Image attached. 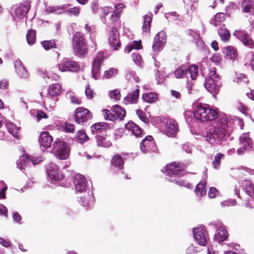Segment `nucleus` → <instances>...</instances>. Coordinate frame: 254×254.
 <instances>
[{"mask_svg":"<svg viewBox=\"0 0 254 254\" xmlns=\"http://www.w3.org/2000/svg\"><path fill=\"white\" fill-rule=\"evenodd\" d=\"M193 116L201 122L214 120V128L207 133L205 139L210 144L220 143L227 135L231 125V121L227 115L218 113L215 108H210L206 104H200L195 107Z\"/></svg>","mask_w":254,"mask_h":254,"instance_id":"f257e3e1","label":"nucleus"},{"mask_svg":"<svg viewBox=\"0 0 254 254\" xmlns=\"http://www.w3.org/2000/svg\"><path fill=\"white\" fill-rule=\"evenodd\" d=\"M205 88L211 94L214 95L218 93L221 82L219 76L217 74L216 68L212 67L209 70L208 77L204 84Z\"/></svg>","mask_w":254,"mask_h":254,"instance_id":"f03ea898","label":"nucleus"},{"mask_svg":"<svg viewBox=\"0 0 254 254\" xmlns=\"http://www.w3.org/2000/svg\"><path fill=\"white\" fill-rule=\"evenodd\" d=\"M53 154L60 160H66L69 156L70 147L62 140H56L53 144Z\"/></svg>","mask_w":254,"mask_h":254,"instance_id":"7ed1b4c3","label":"nucleus"},{"mask_svg":"<svg viewBox=\"0 0 254 254\" xmlns=\"http://www.w3.org/2000/svg\"><path fill=\"white\" fill-rule=\"evenodd\" d=\"M73 48L77 54L83 55L86 52V41L84 35L80 32H76L72 37Z\"/></svg>","mask_w":254,"mask_h":254,"instance_id":"20e7f679","label":"nucleus"},{"mask_svg":"<svg viewBox=\"0 0 254 254\" xmlns=\"http://www.w3.org/2000/svg\"><path fill=\"white\" fill-rule=\"evenodd\" d=\"M59 69L62 72H77L80 69L78 64L71 60L64 58L58 64Z\"/></svg>","mask_w":254,"mask_h":254,"instance_id":"39448f33","label":"nucleus"},{"mask_svg":"<svg viewBox=\"0 0 254 254\" xmlns=\"http://www.w3.org/2000/svg\"><path fill=\"white\" fill-rule=\"evenodd\" d=\"M193 237L197 243L201 246H205L208 238V233L204 226H200L193 228Z\"/></svg>","mask_w":254,"mask_h":254,"instance_id":"423d86ee","label":"nucleus"},{"mask_svg":"<svg viewBox=\"0 0 254 254\" xmlns=\"http://www.w3.org/2000/svg\"><path fill=\"white\" fill-rule=\"evenodd\" d=\"M30 8V3L27 1H24L22 3H20L15 7L14 11L12 14L13 19L17 21L23 18L28 13Z\"/></svg>","mask_w":254,"mask_h":254,"instance_id":"0eeeda50","label":"nucleus"},{"mask_svg":"<svg viewBox=\"0 0 254 254\" xmlns=\"http://www.w3.org/2000/svg\"><path fill=\"white\" fill-rule=\"evenodd\" d=\"M74 117L78 124L86 122L92 118V115L90 111L83 107L77 108L74 112Z\"/></svg>","mask_w":254,"mask_h":254,"instance_id":"6e6552de","label":"nucleus"},{"mask_svg":"<svg viewBox=\"0 0 254 254\" xmlns=\"http://www.w3.org/2000/svg\"><path fill=\"white\" fill-rule=\"evenodd\" d=\"M240 143L241 147L237 149V153L238 155H241L246 151L249 150L252 145L251 139L248 133H243L240 136Z\"/></svg>","mask_w":254,"mask_h":254,"instance_id":"1a4fd4ad","label":"nucleus"},{"mask_svg":"<svg viewBox=\"0 0 254 254\" xmlns=\"http://www.w3.org/2000/svg\"><path fill=\"white\" fill-rule=\"evenodd\" d=\"M41 161V160L40 158H34L28 154H23V156L20 157V159L17 161L16 164L17 168L22 170L30 164L35 165L39 163Z\"/></svg>","mask_w":254,"mask_h":254,"instance_id":"9d476101","label":"nucleus"},{"mask_svg":"<svg viewBox=\"0 0 254 254\" xmlns=\"http://www.w3.org/2000/svg\"><path fill=\"white\" fill-rule=\"evenodd\" d=\"M140 149L144 153L151 151L155 152L157 148L153 140V137L150 135L147 136L140 143Z\"/></svg>","mask_w":254,"mask_h":254,"instance_id":"9b49d317","label":"nucleus"},{"mask_svg":"<svg viewBox=\"0 0 254 254\" xmlns=\"http://www.w3.org/2000/svg\"><path fill=\"white\" fill-rule=\"evenodd\" d=\"M233 35L239 39L243 44L250 48L254 47V42L248 33L244 30H235Z\"/></svg>","mask_w":254,"mask_h":254,"instance_id":"f8f14e48","label":"nucleus"},{"mask_svg":"<svg viewBox=\"0 0 254 254\" xmlns=\"http://www.w3.org/2000/svg\"><path fill=\"white\" fill-rule=\"evenodd\" d=\"M166 42V35L164 31L158 32L154 38L152 49L155 52L162 50Z\"/></svg>","mask_w":254,"mask_h":254,"instance_id":"ddd939ff","label":"nucleus"},{"mask_svg":"<svg viewBox=\"0 0 254 254\" xmlns=\"http://www.w3.org/2000/svg\"><path fill=\"white\" fill-rule=\"evenodd\" d=\"M47 173L49 178L53 181H61L64 178L57 166L54 164H50L48 166Z\"/></svg>","mask_w":254,"mask_h":254,"instance_id":"4468645a","label":"nucleus"},{"mask_svg":"<svg viewBox=\"0 0 254 254\" xmlns=\"http://www.w3.org/2000/svg\"><path fill=\"white\" fill-rule=\"evenodd\" d=\"M104 60V53L103 52H99L93 63L92 69V77L97 79L100 70L101 63Z\"/></svg>","mask_w":254,"mask_h":254,"instance_id":"2eb2a0df","label":"nucleus"},{"mask_svg":"<svg viewBox=\"0 0 254 254\" xmlns=\"http://www.w3.org/2000/svg\"><path fill=\"white\" fill-rule=\"evenodd\" d=\"M185 165L183 163L173 162L166 167V171L168 176L177 175L180 174L184 169Z\"/></svg>","mask_w":254,"mask_h":254,"instance_id":"dca6fc26","label":"nucleus"},{"mask_svg":"<svg viewBox=\"0 0 254 254\" xmlns=\"http://www.w3.org/2000/svg\"><path fill=\"white\" fill-rule=\"evenodd\" d=\"M139 94V87L136 85L135 89L129 91L127 95L124 98V103L125 104H135L137 102Z\"/></svg>","mask_w":254,"mask_h":254,"instance_id":"f3484780","label":"nucleus"},{"mask_svg":"<svg viewBox=\"0 0 254 254\" xmlns=\"http://www.w3.org/2000/svg\"><path fill=\"white\" fill-rule=\"evenodd\" d=\"M53 141V137L48 131H43L40 133L39 137V144L45 148L51 147Z\"/></svg>","mask_w":254,"mask_h":254,"instance_id":"a211bd4d","label":"nucleus"},{"mask_svg":"<svg viewBox=\"0 0 254 254\" xmlns=\"http://www.w3.org/2000/svg\"><path fill=\"white\" fill-rule=\"evenodd\" d=\"M178 131V126L176 122L173 120H167L165 124L164 131L168 136L175 135Z\"/></svg>","mask_w":254,"mask_h":254,"instance_id":"6ab92c4d","label":"nucleus"},{"mask_svg":"<svg viewBox=\"0 0 254 254\" xmlns=\"http://www.w3.org/2000/svg\"><path fill=\"white\" fill-rule=\"evenodd\" d=\"M109 42L115 50H118L121 46L119 40V34L117 29L113 27L109 33Z\"/></svg>","mask_w":254,"mask_h":254,"instance_id":"aec40b11","label":"nucleus"},{"mask_svg":"<svg viewBox=\"0 0 254 254\" xmlns=\"http://www.w3.org/2000/svg\"><path fill=\"white\" fill-rule=\"evenodd\" d=\"M75 190L78 192L84 191L86 187V180L81 174L75 175L74 179Z\"/></svg>","mask_w":254,"mask_h":254,"instance_id":"412c9836","label":"nucleus"},{"mask_svg":"<svg viewBox=\"0 0 254 254\" xmlns=\"http://www.w3.org/2000/svg\"><path fill=\"white\" fill-rule=\"evenodd\" d=\"M228 236L227 231L223 225H221L217 229L214 239L218 242H222L227 239Z\"/></svg>","mask_w":254,"mask_h":254,"instance_id":"4be33fe9","label":"nucleus"},{"mask_svg":"<svg viewBox=\"0 0 254 254\" xmlns=\"http://www.w3.org/2000/svg\"><path fill=\"white\" fill-rule=\"evenodd\" d=\"M15 70L20 77L26 78L28 77V73L25 67L22 65L20 61L17 60L14 62Z\"/></svg>","mask_w":254,"mask_h":254,"instance_id":"5701e85b","label":"nucleus"},{"mask_svg":"<svg viewBox=\"0 0 254 254\" xmlns=\"http://www.w3.org/2000/svg\"><path fill=\"white\" fill-rule=\"evenodd\" d=\"M206 182L205 180H203L199 183L196 186L195 192L196 196L200 198L206 194V189L205 186Z\"/></svg>","mask_w":254,"mask_h":254,"instance_id":"b1692460","label":"nucleus"},{"mask_svg":"<svg viewBox=\"0 0 254 254\" xmlns=\"http://www.w3.org/2000/svg\"><path fill=\"white\" fill-rule=\"evenodd\" d=\"M112 166L115 169L121 170L123 168L124 160L122 156L120 155L114 156L111 160Z\"/></svg>","mask_w":254,"mask_h":254,"instance_id":"393cba45","label":"nucleus"},{"mask_svg":"<svg viewBox=\"0 0 254 254\" xmlns=\"http://www.w3.org/2000/svg\"><path fill=\"white\" fill-rule=\"evenodd\" d=\"M223 52L225 53L226 58L230 60H235L237 57L236 50L232 46H228L224 48Z\"/></svg>","mask_w":254,"mask_h":254,"instance_id":"a878e982","label":"nucleus"},{"mask_svg":"<svg viewBox=\"0 0 254 254\" xmlns=\"http://www.w3.org/2000/svg\"><path fill=\"white\" fill-rule=\"evenodd\" d=\"M175 76L177 78L188 77V67L186 65H182L175 71Z\"/></svg>","mask_w":254,"mask_h":254,"instance_id":"bb28decb","label":"nucleus"},{"mask_svg":"<svg viewBox=\"0 0 254 254\" xmlns=\"http://www.w3.org/2000/svg\"><path fill=\"white\" fill-rule=\"evenodd\" d=\"M152 14H147L143 16L144 22L142 27L143 32L148 33L150 29V24L152 21Z\"/></svg>","mask_w":254,"mask_h":254,"instance_id":"cd10ccee","label":"nucleus"},{"mask_svg":"<svg viewBox=\"0 0 254 254\" xmlns=\"http://www.w3.org/2000/svg\"><path fill=\"white\" fill-rule=\"evenodd\" d=\"M226 15L224 13L219 12L217 13L213 18L210 21L211 24L215 26L220 25V23L225 20Z\"/></svg>","mask_w":254,"mask_h":254,"instance_id":"c85d7f7f","label":"nucleus"},{"mask_svg":"<svg viewBox=\"0 0 254 254\" xmlns=\"http://www.w3.org/2000/svg\"><path fill=\"white\" fill-rule=\"evenodd\" d=\"M96 140L97 145L101 147H108L111 145V142L106 137L103 135H97Z\"/></svg>","mask_w":254,"mask_h":254,"instance_id":"c756f323","label":"nucleus"},{"mask_svg":"<svg viewBox=\"0 0 254 254\" xmlns=\"http://www.w3.org/2000/svg\"><path fill=\"white\" fill-rule=\"evenodd\" d=\"M113 113L115 115L117 120L118 119L122 120L126 114V110L119 105L114 106Z\"/></svg>","mask_w":254,"mask_h":254,"instance_id":"7c9ffc66","label":"nucleus"},{"mask_svg":"<svg viewBox=\"0 0 254 254\" xmlns=\"http://www.w3.org/2000/svg\"><path fill=\"white\" fill-rule=\"evenodd\" d=\"M243 186L248 195L251 197L254 196V186L249 180H245L243 182Z\"/></svg>","mask_w":254,"mask_h":254,"instance_id":"2f4dec72","label":"nucleus"},{"mask_svg":"<svg viewBox=\"0 0 254 254\" xmlns=\"http://www.w3.org/2000/svg\"><path fill=\"white\" fill-rule=\"evenodd\" d=\"M69 4H64L62 5H56V6H47L45 9V11L47 13H56V11L59 10H64L66 9Z\"/></svg>","mask_w":254,"mask_h":254,"instance_id":"473e14b6","label":"nucleus"},{"mask_svg":"<svg viewBox=\"0 0 254 254\" xmlns=\"http://www.w3.org/2000/svg\"><path fill=\"white\" fill-rule=\"evenodd\" d=\"M227 116L229 117L232 122L231 126L230 127L228 128V130L227 135L225 136V138L223 139V140H225L227 136L229 135L230 132L232 130V127L233 124L239 125L241 129H242L243 127V122L241 119L236 117H235L234 118H232L229 115Z\"/></svg>","mask_w":254,"mask_h":254,"instance_id":"72a5a7b5","label":"nucleus"},{"mask_svg":"<svg viewBox=\"0 0 254 254\" xmlns=\"http://www.w3.org/2000/svg\"><path fill=\"white\" fill-rule=\"evenodd\" d=\"M142 100L146 102L152 103L155 102L158 99V95L155 93H148L143 94Z\"/></svg>","mask_w":254,"mask_h":254,"instance_id":"f704fd0d","label":"nucleus"},{"mask_svg":"<svg viewBox=\"0 0 254 254\" xmlns=\"http://www.w3.org/2000/svg\"><path fill=\"white\" fill-rule=\"evenodd\" d=\"M61 86L59 84H54L49 86L48 93L50 96L54 97L60 94Z\"/></svg>","mask_w":254,"mask_h":254,"instance_id":"c9c22d12","label":"nucleus"},{"mask_svg":"<svg viewBox=\"0 0 254 254\" xmlns=\"http://www.w3.org/2000/svg\"><path fill=\"white\" fill-rule=\"evenodd\" d=\"M253 3L254 0H244L242 1L243 6V11L244 12H251L254 10L253 9Z\"/></svg>","mask_w":254,"mask_h":254,"instance_id":"e433bc0d","label":"nucleus"},{"mask_svg":"<svg viewBox=\"0 0 254 254\" xmlns=\"http://www.w3.org/2000/svg\"><path fill=\"white\" fill-rule=\"evenodd\" d=\"M218 34L221 40L224 42L229 41L230 34L226 28L221 27L218 30Z\"/></svg>","mask_w":254,"mask_h":254,"instance_id":"4c0bfd02","label":"nucleus"},{"mask_svg":"<svg viewBox=\"0 0 254 254\" xmlns=\"http://www.w3.org/2000/svg\"><path fill=\"white\" fill-rule=\"evenodd\" d=\"M75 138L81 144L88 140V136L85 132L83 130H80L77 131L75 136Z\"/></svg>","mask_w":254,"mask_h":254,"instance_id":"58836bf2","label":"nucleus"},{"mask_svg":"<svg viewBox=\"0 0 254 254\" xmlns=\"http://www.w3.org/2000/svg\"><path fill=\"white\" fill-rule=\"evenodd\" d=\"M188 74L190 75L191 78L194 80L196 78L198 75V67L194 64L190 65L188 67Z\"/></svg>","mask_w":254,"mask_h":254,"instance_id":"ea45409f","label":"nucleus"},{"mask_svg":"<svg viewBox=\"0 0 254 254\" xmlns=\"http://www.w3.org/2000/svg\"><path fill=\"white\" fill-rule=\"evenodd\" d=\"M79 202L86 209L90 208L94 204V198L90 197V200H88L86 198L81 197Z\"/></svg>","mask_w":254,"mask_h":254,"instance_id":"a19ab883","label":"nucleus"},{"mask_svg":"<svg viewBox=\"0 0 254 254\" xmlns=\"http://www.w3.org/2000/svg\"><path fill=\"white\" fill-rule=\"evenodd\" d=\"M66 97L70 102L73 104L79 105L81 104V100L75 96L72 92H68L66 93Z\"/></svg>","mask_w":254,"mask_h":254,"instance_id":"79ce46f5","label":"nucleus"},{"mask_svg":"<svg viewBox=\"0 0 254 254\" xmlns=\"http://www.w3.org/2000/svg\"><path fill=\"white\" fill-rule=\"evenodd\" d=\"M27 42L29 45H33L36 41V31L31 29L28 31L26 35Z\"/></svg>","mask_w":254,"mask_h":254,"instance_id":"37998d69","label":"nucleus"},{"mask_svg":"<svg viewBox=\"0 0 254 254\" xmlns=\"http://www.w3.org/2000/svg\"><path fill=\"white\" fill-rule=\"evenodd\" d=\"M141 49V41H134L133 43L127 46L125 48V51H127V53L131 52L132 49Z\"/></svg>","mask_w":254,"mask_h":254,"instance_id":"c03bdc74","label":"nucleus"},{"mask_svg":"<svg viewBox=\"0 0 254 254\" xmlns=\"http://www.w3.org/2000/svg\"><path fill=\"white\" fill-rule=\"evenodd\" d=\"M106 124L104 123L95 124L91 127L92 132L94 134L96 132L102 131V129H105Z\"/></svg>","mask_w":254,"mask_h":254,"instance_id":"a18cd8bd","label":"nucleus"},{"mask_svg":"<svg viewBox=\"0 0 254 254\" xmlns=\"http://www.w3.org/2000/svg\"><path fill=\"white\" fill-rule=\"evenodd\" d=\"M102 114L106 120L111 121L117 120L115 115L112 113L109 110L105 109L102 110Z\"/></svg>","mask_w":254,"mask_h":254,"instance_id":"49530a36","label":"nucleus"},{"mask_svg":"<svg viewBox=\"0 0 254 254\" xmlns=\"http://www.w3.org/2000/svg\"><path fill=\"white\" fill-rule=\"evenodd\" d=\"M43 48L46 50H49L56 47V44L54 40L45 41L41 43Z\"/></svg>","mask_w":254,"mask_h":254,"instance_id":"de8ad7c7","label":"nucleus"},{"mask_svg":"<svg viewBox=\"0 0 254 254\" xmlns=\"http://www.w3.org/2000/svg\"><path fill=\"white\" fill-rule=\"evenodd\" d=\"M126 78L129 81H134L136 83L139 81V78L133 71L128 70L126 74Z\"/></svg>","mask_w":254,"mask_h":254,"instance_id":"09e8293b","label":"nucleus"},{"mask_svg":"<svg viewBox=\"0 0 254 254\" xmlns=\"http://www.w3.org/2000/svg\"><path fill=\"white\" fill-rule=\"evenodd\" d=\"M185 5V8L187 11L189 12L190 11H192L195 8L194 0H183Z\"/></svg>","mask_w":254,"mask_h":254,"instance_id":"8fccbe9b","label":"nucleus"},{"mask_svg":"<svg viewBox=\"0 0 254 254\" xmlns=\"http://www.w3.org/2000/svg\"><path fill=\"white\" fill-rule=\"evenodd\" d=\"M80 10L79 7L74 6L73 7L67 9L64 12L66 13L68 15L72 16H77L80 13Z\"/></svg>","mask_w":254,"mask_h":254,"instance_id":"3c124183","label":"nucleus"},{"mask_svg":"<svg viewBox=\"0 0 254 254\" xmlns=\"http://www.w3.org/2000/svg\"><path fill=\"white\" fill-rule=\"evenodd\" d=\"M109 95L111 98L115 99V100H120L121 98L120 91L118 89L110 91L109 92Z\"/></svg>","mask_w":254,"mask_h":254,"instance_id":"603ef678","label":"nucleus"},{"mask_svg":"<svg viewBox=\"0 0 254 254\" xmlns=\"http://www.w3.org/2000/svg\"><path fill=\"white\" fill-rule=\"evenodd\" d=\"M223 155L221 153H218L214 157V160L212 162L213 167L217 169L220 166V160L223 157Z\"/></svg>","mask_w":254,"mask_h":254,"instance_id":"864d4df0","label":"nucleus"},{"mask_svg":"<svg viewBox=\"0 0 254 254\" xmlns=\"http://www.w3.org/2000/svg\"><path fill=\"white\" fill-rule=\"evenodd\" d=\"M132 60L133 62L138 65H141L142 63V59L141 56L138 53H133Z\"/></svg>","mask_w":254,"mask_h":254,"instance_id":"5fc2aeb1","label":"nucleus"},{"mask_svg":"<svg viewBox=\"0 0 254 254\" xmlns=\"http://www.w3.org/2000/svg\"><path fill=\"white\" fill-rule=\"evenodd\" d=\"M118 70L117 69L114 68H111L109 69L108 70H106L105 71L104 76L106 78H110L114 76L117 74Z\"/></svg>","mask_w":254,"mask_h":254,"instance_id":"6e6d98bb","label":"nucleus"},{"mask_svg":"<svg viewBox=\"0 0 254 254\" xmlns=\"http://www.w3.org/2000/svg\"><path fill=\"white\" fill-rule=\"evenodd\" d=\"M175 181L177 185L180 186H184L188 188H190L191 186V185L190 183H189L187 181L183 180L180 178L175 179Z\"/></svg>","mask_w":254,"mask_h":254,"instance_id":"4d7b16f0","label":"nucleus"},{"mask_svg":"<svg viewBox=\"0 0 254 254\" xmlns=\"http://www.w3.org/2000/svg\"><path fill=\"white\" fill-rule=\"evenodd\" d=\"M188 34L189 36L193 38L194 41L196 42V41L199 40V33L198 31L189 30L188 31Z\"/></svg>","mask_w":254,"mask_h":254,"instance_id":"13d9d810","label":"nucleus"},{"mask_svg":"<svg viewBox=\"0 0 254 254\" xmlns=\"http://www.w3.org/2000/svg\"><path fill=\"white\" fill-rule=\"evenodd\" d=\"M218 194V190L214 187H211L208 191V196L209 198H213L216 197Z\"/></svg>","mask_w":254,"mask_h":254,"instance_id":"bf43d9fd","label":"nucleus"},{"mask_svg":"<svg viewBox=\"0 0 254 254\" xmlns=\"http://www.w3.org/2000/svg\"><path fill=\"white\" fill-rule=\"evenodd\" d=\"M113 10V9L112 7L110 6H105L102 7V8H100V10L101 11L100 14L105 16Z\"/></svg>","mask_w":254,"mask_h":254,"instance_id":"052dcab7","label":"nucleus"},{"mask_svg":"<svg viewBox=\"0 0 254 254\" xmlns=\"http://www.w3.org/2000/svg\"><path fill=\"white\" fill-rule=\"evenodd\" d=\"M85 93L86 97L89 99H91L94 97V92L90 89L89 85H88L85 89Z\"/></svg>","mask_w":254,"mask_h":254,"instance_id":"680f3d73","label":"nucleus"},{"mask_svg":"<svg viewBox=\"0 0 254 254\" xmlns=\"http://www.w3.org/2000/svg\"><path fill=\"white\" fill-rule=\"evenodd\" d=\"M136 114L139 117V118L143 122H146L148 121V119L146 118V116L145 113L141 110H136Z\"/></svg>","mask_w":254,"mask_h":254,"instance_id":"e2e57ef3","label":"nucleus"},{"mask_svg":"<svg viewBox=\"0 0 254 254\" xmlns=\"http://www.w3.org/2000/svg\"><path fill=\"white\" fill-rule=\"evenodd\" d=\"M211 61L216 64H219L221 62V58L218 54L213 55L210 58Z\"/></svg>","mask_w":254,"mask_h":254,"instance_id":"0e129e2a","label":"nucleus"},{"mask_svg":"<svg viewBox=\"0 0 254 254\" xmlns=\"http://www.w3.org/2000/svg\"><path fill=\"white\" fill-rule=\"evenodd\" d=\"M91 8L93 13L100 14L101 12L100 8H102V7L99 6L97 2H94L91 5Z\"/></svg>","mask_w":254,"mask_h":254,"instance_id":"69168bd1","label":"nucleus"},{"mask_svg":"<svg viewBox=\"0 0 254 254\" xmlns=\"http://www.w3.org/2000/svg\"><path fill=\"white\" fill-rule=\"evenodd\" d=\"M120 16L121 14L119 11L114 10L111 16V19L114 22L117 21L120 18Z\"/></svg>","mask_w":254,"mask_h":254,"instance_id":"338daca9","label":"nucleus"},{"mask_svg":"<svg viewBox=\"0 0 254 254\" xmlns=\"http://www.w3.org/2000/svg\"><path fill=\"white\" fill-rule=\"evenodd\" d=\"M243 204H245L247 207L254 208V198L252 197L248 200H245Z\"/></svg>","mask_w":254,"mask_h":254,"instance_id":"774afa93","label":"nucleus"}]
</instances>
